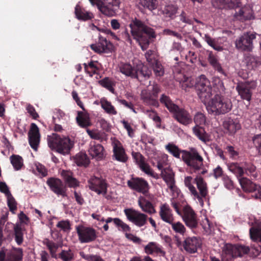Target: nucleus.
Segmentation results:
<instances>
[{
  "instance_id": "f257e3e1",
  "label": "nucleus",
  "mask_w": 261,
  "mask_h": 261,
  "mask_svg": "<svg viewBox=\"0 0 261 261\" xmlns=\"http://www.w3.org/2000/svg\"><path fill=\"white\" fill-rule=\"evenodd\" d=\"M166 149L174 157L180 159L181 153L182 161L189 167L191 173H200L205 174L207 170L204 168L203 159L196 149L191 151L181 150L178 146L172 143L166 145Z\"/></svg>"
},
{
  "instance_id": "f03ea898",
  "label": "nucleus",
  "mask_w": 261,
  "mask_h": 261,
  "mask_svg": "<svg viewBox=\"0 0 261 261\" xmlns=\"http://www.w3.org/2000/svg\"><path fill=\"white\" fill-rule=\"evenodd\" d=\"M130 33L133 38L139 42L143 50L148 47L150 40L155 38L156 35L154 30L146 24L144 21L135 17L129 24Z\"/></svg>"
},
{
  "instance_id": "7ed1b4c3",
  "label": "nucleus",
  "mask_w": 261,
  "mask_h": 261,
  "mask_svg": "<svg viewBox=\"0 0 261 261\" xmlns=\"http://www.w3.org/2000/svg\"><path fill=\"white\" fill-rule=\"evenodd\" d=\"M232 104L230 99L216 94L207 102L206 110L210 114L215 116L224 115L232 109Z\"/></svg>"
},
{
  "instance_id": "20e7f679",
  "label": "nucleus",
  "mask_w": 261,
  "mask_h": 261,
  "mask_svg": "<svg viewBox=\"0 0 261 261\" xmlns=\"http://www.w3.org/2000/svg\"><path fill=\"white\" fill-rule=\"evenodd\" d=\"M48 145L51 150H55L62 154L69 153L73 146V142L67 137L61 138L57 134L47 137Z\"/></svg>"
},
{
  "instance_id": "39448f33",
  "label": "nucleus",
  "mask_w": 261,
  "mask_h": 261,
  "mask_svg": "<svg viewBox=\"0 0 261 261\" xmlns=\"http://www.w3.org/2000/svg\"><path fill=\"white\" fill-rule=\"evenodd\" d=\"M249 250V248L245 246L226 243L222 248L221 260L232 261L234 258L248 253Z\"/></svg>"
},
{
  "instance_id": "423d86ee",
  "label": "nucleus",
  "mask_w": 261,
  "mask_h": 261,
  "mask_svg": "<svg viewBox=\"0 0 261 261\" xmlns=\"http://www.w3.org/2000/svg\"><path fill=\"white\" fill-rule=\"evenodd\" d=\"M197 95L201 101L206 103L213 95L210 81L204 75L199 76L195 85Z\"/></svg>"
},
{
  "instance_id": "0eeeda50",
  "label": "nucleus",
  "mask_w": 261,
  "mask_h": 261,
  "mask_svg": "<svg viewBox=\"0 0 261 261\" xmlns=\"http://www.w3.org/2000/svg\"><path fill=\"white\" fill-rule=\"evenodd\" d=\"M127 186L132 190L140 193L147 198L152 199L153 195L149 193L150 186L147 180L142 177H132L127 181Z\"/></svg>"
},
{
  "instance_id": "6e6552de",
  "label": "nucleus",
  "mask_w": 261,
  "mask_h": 261,
  "mask_svg": "<svg viewBox=\"0 0 261 261\" xmlns=\"http://www.w3.org/2000/svg\"><path fill=\"white\" fill-rule=\"evenodd\" d=\"M160 92V86L154 84L150 88L142 91L141 97L146 105L158 108L159 107L158 97Z\"/></svg>"
},
{
  "instance_id": "1a4fd4ad",
  "label": "nucleus",
  "mask_w": 261,
  "mask_h": 261,
  "mask_svg": "<svg viewBox=\"0 0 261 261\" xmlns=\"http://www.w3.org/2000/svg\"><path fill=\"white\" fill-rule=\"evenodd\" d=\"M92 6H96L98 9L104 15L113 16L115 11L114 6H118L119 0H89Z\"/></svg>"
},
{
  "instance_id": "9d476101",
  "label": "nucleus",
  "mask_w": 261,
  "mask_h": 261,
  "mask_svg": "<svg viewBox=\"0 0 261 261\" xmlns=\"http://www.w3.org/2000/svg\"><path fill=\"white\" fill-rule=\"evenodd\" d=\"M79 240L81 243H88L94 241L97 238L96 230L91 227L79 225L76 226Z\"/></svg>"
},
{
  "instance_id": "9b49d317",
  "label": "nucleus",
  "mask_w": 261,
  "mask_h": 261,
  "mask_svg": "<svg viewBox=\"0 0 261 261\" xmlns=\"http://www.w3.org/2000/svg\"><path fill=\"white\" fill-rule=\"evenodd\" d=\"M255 38V34L250 32L244 33L236 40V47L241 51H251L253 47V40Z\"/></svg>"
},
{
  "instance_id": "f8f14e48",
  "label": "nucleus",
  "mask_w": 261,
  "mask_h": 261,
  "mask_svg": "<svg viewBox=\"0 0 261 261\" xmlns=\"http://www.w3.org/2000/svg\"><path fill=\"white\" fill-rule=\"evenodd\" d=\"M256 87V84L254 81L240 82L236 86V90L242 99L250 101L252 91Z\"/></svg>"
},
{
  "instance_id": "ddd939ff",
  "label": "nucleus",
  "mask_w": 261,
  "mask_h": 261,
  "mask_svg": "<svg viewBox=\"0 0 261 261\" xmlns=\"http://www.w3.org/2000/svg\"><path fill=\"white\" fill-rule=\"evenodd\" d=\"M124 213L127 219L138 227H142L147 223V216L133 208H125Z\"/></svg>"
},
{
  "instance_id": "4468645a",
  "label": "nucleus",
  "mask_w": 261,
  "mask_h": 261,
  "mask_svg": "<svg viewBox=\"0 0 261 261\" xmlns=\"http://www.w3.org/2000/svg\"><path fill=\"white\" fill-rule=\"evenodd\" d=\"M196 173L198 175L195 177V184L199 192H198V196H194V198L197 199L201 205H203V199H206L208 194L207 184L201 176L202 174L200 173Z\"/></svg>"
},
{
  "instance_id": "2eb2a0df",
  "label": "nucleus",
  "mask_w": 261,
  "mask_h": 261,
  "mask_svg": "<svg viewBox=\"0 0 261 261\" xmlns=\"http://www.w3.org/2000/svg\"><path fill=\"white\" fill-rule=\"evenodd\" d=\"M88 182L89 189L98 195H105L107 193L108 184L106 179L94 176L91 177Z\"/></svg>"
},
{
  "instance_id": "dca6fc26",
  "label": "nucleus",
  "mask_w": 261,
  "mask_h": 261,
  "mask_svg": "<svg viewBox=\"0 0 261 261\" xmlns=\"http://www.w3.org/2000/svg\"><path fill=\"white\" fill-rule=\"evenodd\" d=\"M46 184L50 189L57 195L61 196L63 197L67 196L66 187L59 178L50 177L47 179Z\"/></svg>"
},
{
  "instance_id": "f3484780",
  "label": "nucleus",
  "mask_w": 261,
  "mask_h": 261,
  "mask_svg": "<svg viewBox=\"0 0 261 261\" xmlns=\"http://www.w3.org/2000/svg\"><path fill=\"white\" fill-rule=\"evenodd\" d=\"M181 216L187 226L191 228L197 227L198 225L197 215L191 206L188 205L184 206Z\"/></svg>"
},
{
  "instance_id": "a211bd4d",
  "label": "nucleus",
  "mask_w": 261,
  "mask_h": 261,
  "mask_svg": "<svg viewBox=\"0 0 261 261\" xmlns=\"http://www.w3.org/2000/svg\"><path fill=\"white\" fill-rule=\"evenodd\" d=\"M222 126L224 133L230 136L234 135L241 128L239 120L237 118H232L230 117L225 118Z\"/></svg>"
},
{
  "instance_id": "6ab92c4d",
  "label": "nucleus",
  "mask_w": 261,
  "mask_h": 261,
  "mask_svg": "<svg viewBox=\"0 0 261 261\" xmlns=\"http://www.w3.org/2000/svg\"><path fill=\"white\" fill-rule=\"evenodd\" d=\"M91 49L97 54L108 53L112 50L113 45L107 39L100 35L98 41L94 44L90 45Z\"/></svg>"
},
{
  "instance_id": "aec40b11",
  "label": "nucleus",
  "mask_w": 261,
  "mask_h": 261,
  "mask_svg": "<svg viewBox=\"0 0 261 261\" xmlns=\"http://www.w3.org/2000/svg\"><path fill=\"white\" fill-rule=\"evenodd\" d=\"M171 113L172 114L173 117L177 122L184 125H188L192 122V117L189 112L184 109L179 108L178 106Z\"/></svg>"
},
{
  "instance_id": "412c9836",
  "label": "nucleus",
  "mask_w": 261,
  "mask_h": 261,
  "mask_svg": "<svg viewBox=\"0 0 261 261\" xmlns=\"http://www.w3.org/2000/svg\"><path fill=\"white\" fill-rule=\"evenodd\" d=\"M28 138L30 145L32 149L36 151L40 142V135L38 127L34 123L31 124Z\"/></svg>"
},
{
  "instance_id": "4be33fe9",
  "label": "nucleus",
  "mask_w": 261,
  "mask_h": 261,
  "mask_svg": "<svg viewBox=\"0 0 261 261\" xmlns=\"http://www.w3.org/2000/svg\"><path fill=\"white\" fill-rule=\"evenodd\" d=\"M23 250L20 248H13L12 250L8 254L6 261H22L23 259ZM5 253L3 251L0 252V261H4Z\"/></svg>"
},
{
  "instance_id": "5701e85b",
  "label": "nucleus",
  "mask_w": 261,
  "mask_h": 261,
  "mask_svg": "<svg viewBox=\"0 0 261 261\" xmlns=\"http://www.w3.org/2000/svg\"><path fill=\"white\" fill-rule=\"evenodd\" d=\"M206 53L207 54V60L210 64L218 73L226 77L227 74L219 63L218 56L214 54L212 51L207 50Z\"/></svg>"
},
{
  "instance_id": "b1692460",
  "label": "nucleus",
  "mask_w": 261,
  "mask_h": 261,
  "mask_svg": "<svg viewBox=\"0 0 261 261\" xmlns=\"http://www.w3.org/2000/svg\"><path fill=\"white\" fill-rule=\"evenodd\" d=\"M154 200V196L152 199H149L144 195L140 196L138 198V204L143 212L149 214H154L156 211L152 204Z\"/></svg>"
},
{
  "instance_id": "393cba45",
  "label": "nucleus",
  "mask_w": 261,
  "mask_h": 261,
  "mask_svg": "<svg viewBox=\"0 0 261 261\" xmlns=\"http://www.w3.org/2000/svg\"><path fill=\"white\" fill-rule=\"evenodd\" d=\"M89 154L97 160H101L104 158V148L100 144L92 141L88 149Z\"/></svg>"
},
{
  "instance_id": "a878e982",
  "label": "nucleus",
  "mask_w": 261,
  "mask_h": 261,
  "mask_svg": "<svg viewBox=\"0 0 261 261\" xmlns=\"http://www.w3.org/2000/svg\"><path fill=\"white\" fill-rule=\"evenodd\" d=\"M161 176L170 190L174 191L176 186L175 185L174 173L172 170L169 167L165 168L161 173Z\"/></svg>"
},
{
  "instance_id": "bb28decb",
  "label": "nucleus",
  "mask_w": 261,
  "mask_h": 261,
  "mask_svg": "<svg viewBox=\"0 0 261 261\" xmlns=\"http://www.w3.org/2000/svg\"><path fill=\"white\" fill-rule=\"evenodd\" d=\"M239 181L244 192L248 193L257 192L256 194H259V189H261V187L248 178L244 177L240 178Z\"/></svg>"
},
{
  "instance_id": "cd10ccee",
  "label": "nucleus",
  "mask_w": 261,
  "mask_h": 261,
  "mask_svg": "<svg viewBox=\"0 0 261 261\" xmlns=\"http://www.w3.org/2000/svg\"><path fill=\"white\" fill-rule=\"evenodd\" d=\"M113 157L119 162L125 163L128 160L127 155L121 143L118 141L113 145Z\"/></svg>"
},
{
  "instance_id": "c85d7f7f",
  "label": "nucleus",
  "mask_w": 261,
  "mask_h": 261,
  "mask_svg": "<svg viewBox=\"0 0 261 261\" xmlns=\"http://www.w3.org/2000/svg\"><path fill=\"white\" fill-rule=\"evenodd\" d=\"M200 242L197 237L187 238L183 243L185 250L190 253H195L200 246Z\"/></svg>"
},
{
  "instance_id": "c756f323",
  "label": "nucleus",
  "mask_w": 261,
  "mask_h": 261,
  "mask_svg": "<svg viewBox=\"0 0 261 261\" xmlns=\"http://www.w3.org/2000/svg\"><path fill=\"white\" fill-rule=\"evenodd\" d=\"M159 215L164 222L168 224L172 223L174 220L172 210L167 203H164L160 206Z\"/></svg>"
},
{
  "instance_id": "7c9ffc66",
  "label": "nucleus",
  "mask_w": 261,
  "mask_h": 261,
  "mask_svg": "<svg viewBox=\"0 0 261 261\" xmlns=\"http://www.w3.org/2000/svg\"><path fill=\"white\" fill-rule=\"evenodd\" d=\"M213 6L219 9H234L241 6L240 0H215Z\"/></svg>"
},
{
  "instance_id": "2f4dec72",
  "label": "nucleus",
  "mask_w": 261,
  "mask_h": 261,
  "mask_svg": "<svg viewBox=\"0 0 261 261\" xmlns=\"http://www.w3.org/2000/svg\"><path fill=\"white\" fill-rule=\"evenodd\" d=\"M144 251L147 254H152L154 253L165 256L166 252L163 250L162 247L155 242H149L144 247Z\"/></svg>"
},
{
  "instance_id": "473e14b6",
  "label": "nucleus",
  "mask_w": 261,
  "mask_h": 261,
  "mask_svg": "<svg viewBox=\"0 0 261 261\" xmlns=\"http://www.w3.org/2000/svg\"><path fill=\"white\" fill-rule=\"evenodd\" d=\"M65 184L70 188H75L79 185L76 178L73 177V173L68 170H63L61 173Z\"/></svg>"
},
{
  "instance_id": "72a5a7b5",
  "label": "nucleus",
  "mask_w": 261,
  "mask_h": 261,
  "mask_svg": "<svg viewBox=\"0 0 261 261\" xmlns=\"http://www.w3.org/2000/svg\"><path fill=\"white\" fill-rule=\"evenodd\" d=\"M65 184L70 188H75L79 185L76 178L73 177V173L68 170H63L61 173Z\"/></svg>"
},
{
  "instance_id": "f704fd0d",
  "label": "nucleus",
  "mask_w": 261,
  "mask_h": 261,
  "mask_svg": "<svg viewBox=\"0 0 261 261\" xmlns=\"http://www.w3.org/2000/svg\"><path fill=\"white\" fill-rule=\"evenodd\" d=\"M75 14L76 17L83 21L91 20L93 17V14L82 8L79 5H76L75 7Z\"/></svg>"
},
{
  "instance_id": "c9c22d12",
  "label": "nucleus",
  "mask_w": 261,
  "mask_h": 261,
  "mask_svg": "<svg viewBox=\"0 0 261 261\" xmlns=\"http://www.w3.org/2000/svg\"><path fill=\"white\" fill-rule=\"evenodd\" d=\"M76 120L77 124L82 128H87L92 125L89 115L87 113L78 111Z\"/></svg>"
},
{
  "instance_id": "e433bc0d",
  "label": "nucleus",
  "mask_w": 261,
  "mask_h": 261,
  "mask_svg": "<svg viewBox=\"0 0 261 261\" xmlns=\"http://www.w3.org/2000/svg\"><path fill=\"white\" fill-rule=\"evenodd\" d=\"M120 71L125 75L133 79L136 77V68L133 66L129 63H121L119 65Z\"/></svg>"
},
{
  "instance_id": "4c0bfd02",
  "label": "nucleus",
  "mask_w": 261,
  "mask_h": 261,
  "mask_svg": "<svg viewBox=\"0 0 261 261\" xmlns=\"http://www.w3.org/2000/svg\"><path fill=\"white\" fill-rule=\"evenodd\" d=\"M194 134L202 142L206 143L210 141V135L201 126L195 125L193 127Z\"/></svg>"
},
{
  "instance_id": "58836bf2",
  "label": "nucleus",
  "mask_w": 261,
  "mask_h": 261,
  "mask_svg": "<svg viewBox=\"0 0 261 261\" xmlns=\"http://www.w3.org/2000/svg\"><path fill=\"white\" fill-rule=\"evenodd\" d=\"M235 16L242 20H250L253 18V11L249 7H244L236 12Z\"/></svg>"
},
{
  "instance_id": "ea45409f",
  "label": "nucleus",
  "mask_w": 261,
  "mask_h": 261,
  "mask_svg": "<svg viewBox=\"0 0 261 261\" xmlns=\"http://www.w3.org/2000/svg\"><path fill=\"white\" fill-rule=\"evenodd\" d=\"M98 64V62L94 61H91L88 64L84 63L83 65L85 72L91 77L95 74H97L99 69Z\"/></svg>"
},
{
  "instance_id": "a19ab883",
  "label": "nucleus",
  "mask_w": 261,
  "mask_h": 261,
  "mask_svg": "<svg viewBox=\"0 0 261 261\" xmlns=\"http://www.w3.org/2000/svg\"><path fill=\"white\" fill-rule=\"evenodd\" d=\"M184 184L185 186L188 189L191 195L198 196V191L194 186L195 184V178H193L191 176H188L185 177Z\"/></svg>"
},
{
  "instance_id": "79ce46f5",
  "label": "nucleus",
  "mask_w": 261,
  "mask_h": 261,
  "mask_svg": "<svg viewBox=\"0 0 261 261\" xmlns=\"http://www.w3.org/2000/svg\"><path fill=\"white\" fill-rule=\"evenodd\" d=\"M42 243L47 247L51 257L53 258H57L56 252L57 249L59 247H61V245L49 240L48 239H44Z\"/></svg>"
},
{
  "instance_id": "37998d69",
  "label": "nucleus",
  "mask_w": 261,
  "mask_h": 261,
  "mask_svg": "<svg viewBox=\"0 0 261 261\" xmlns=\"http://www.w3.org/2000/svg\"><path fill=\"white\" fill-rule=\"evenodd\" d=\"M178 7L173 4H168L164 6L162 9V12L166 17L173 19L177 11Z\"/></svg>"
},
{
  "instance_id": "c03bdc74",
  "label": "nucleus",
  "mask_w": 261,
  "mask_h": 261,
  "mask_svg": "<svg viewBox=\"0 0 261 261\" xmlns=\"http://www.w3.org/2000/svg\"><path fill=\"white\" fill-rule=\"evenodd\" d=\"M99 84L103 87L108 90L110 92L113 94L115 93L114 87L116 85V82L112 79L106 77L98 81Z\"/></svg>"
},
{
  "instance_id": "a18cd8bd",
  "label": "nucleus",
  "mask_w": 261,
  "mask_h": 261,
  "mask_svg": "<svg viewBox=\"0 0 261 261\" xmlns=\"http://www.w3.org/2000/svg\"><path fill=\"white\" fill-rule=\"evenodd\" d=\"M246 61L247 66L250 69H255L261 65V59L259 57L248 56Z\"/></svg>"
},
{
  "instance_id": "49530a36",
  "label": "nucleus",
  "mask_w": 261,
  "mask_h": 261,
  "mask_svg": "<svg viewBox=\"0 0 261 261\" xmlns=\"http://www.w3.org/2000/svg\"><path fill=\"white\" fill-rule=\"evenodd\" d=\"M228 168L230 171L236 175L239 180L240 178L244 177L245 172L243 167H240L238 163H230L228 165Z\"/></svg>"
},
{
  "instance_id": "de8ad7c7",
  "label": "nucleus",
  "mask_w": 261,
  "mask_h": 261,
  "mask_svg": "<svg viewBox=\"0 0 261 261\" xmlns=\"http://www.w3.org/2000/svg\"><path fill=\"white\" fill-rule=\"evenodd\" d=\"M23 229L21 225L16 224L14 227L15 241L18 245H20L23 242Z\"/></svg>"
},
{
  "instance_id": "09e8293b",
  "label": "nucleus",
  "mask_w": 261,
  "mask_h": 261,
  "mask_svg": "<svg viewBox=\"0 0 261 261\" xmlns=\"http://www.w3.org/2000/svg\"><path fill=\"white\" fill-rule=\"evenodd\" d=\"M136 74L137 76L135 79H137L140 81H142L143 79H147L150 76L151 71L147 67L143 66L140 69H136Z\"/></svg>"
},
{
  "instance_id": "8fccbe9b",
  "label": "nucleus",
  "mask_w": 261,
  "mask_h": 261,
  "mask_svg": "<svg viewBox=\"0 0 261 261\" xmlns=\"http://www.w3.org/2000/svg\"><path fill=\"white\" fill-rule=\"evenodd\" d=\"M160 101L167 108L170 113H171L175 108H177V105L174 103L170 98L164 94L161 95L160 98Z\"/></svg>"
},
{
  "instance_id": "3c124183",
  "label": "nucleus",
  "mask_w": 261,
  "mask_h": 261,
  "mask_svg": "<svg viewBox=\"0 0 261 261\" xmlns=\"http://www.w3.org/2000/svg\"><path fill=\"white\" fill-rule=\"evenodd\" d=\"M101 108L105 112L110 115H115L117 114L115 107L112 105L111 102L106 99H102L100 100Z\"/></svg>"
},
{
  "instance_id": "603ef678",
  "label": "nucleus",
  "mask_w": 261,
  "mask_h": 261,
  "mask_svg": "<svg viewBox=\"0 0 261 261\" xmlns=\"http://www.w3.org/2000/svg\"><path fill=\"white\" fill-rule=\"evenodd\" d=\"M58 257L62 261H72L74 259L73 251L70 249L62 250L58 255Z\"/></svg>"
},
{
  "instance_id": "864d4df0",
  "label": "nucleus",
  "mask_w": 261,
  "mask_h": 261,
  "mask_svg": "<svg viewBox=\"0 0 261 261\" xmlns=\"http://www.w3.org/2000/svg\"><path fill=\"white\" fill-rule=\"evenodd\" d=\"M75 162L79 166L87 167L90 162L87 154L81 152L75 155Z\"/></svg>"
},
{
  "instance_id": "5fc2aeb1",
  "label": "nucleus",
  "mask_w": 261,
  "mask_h": 261,
  "mask_svg": "<svg viewBox=\"0 0 261 261\" xmlns=\"http://www.w3.org/2000/svg\"><path fill=\"white\" fill-rule=\"evenodd\" d=\"M249 233L250 238L254 241H259L261 243V226H253L250 228Z\"/></svg>"
},
{
  "instance_id": "6e6d98bb",
  "label": "nucleus",
  "mask_w": 261,
  "mask_h": 261,
  "mask_svg": "<svg viewBox=\"0 0 261 261\" xmlns=\"http://www.w3.org/2000/svg\"><path fill=\"white\" fill-rule=\"evenodd\" d=\"M204 40L214 49L218 51H221L223 50V47L219 44L218 41L212 38L209 35L205 34L204 35Z\"/></svg>"
},
{
  "instance_id": "4d7b16f0",
  "label": "nucleus",
  "mask_w": 261,
  "mask_h": 261,
  "mask_svg": "<svg viewBox=\"0 0 261 261\" xmlns=\"http://www.w3.org/2000/svg\"><path fill=\"white\" fill-rule=\"evenodd\" d=\"M11 163L15 170L21 169L23 165V159L19 155L13 154L10 158Z\"/></svg>"
},
{
  "instance_id": "13d9d810",
  "label": "nucleus",
  "mask_w": 261,
  "mask_h": 261,
  "mask_svg": "<svg viewBox=\"0 0 261 261\" xmlns=\"http://www.w3.org/2000/svg\"><path fill=\"white\" fill-rule=\"evenodd\" d=\"M245 174L248 176L256 177L257 176L256 171V167L250 162H245L243 166Z\"/></svg>"
},
{
  "instance_id": "bf43d9fd",
  "label": "nucleus",
  "mask_w": 261,
  "mask_h": 261,
  "mask_svg": "<svg viewBox=\"0 0 261 261\" xmlns=\"http://www.w3.org/2000/svg\"><path fill=\"white\" fill-rule=\"evenodd\" d=\"M145 58L148 63L151 66L160 62L158 61L155 52L152 50H149L145 53Z\"/></svg>"
},
{
  "instance_id": "052dcab7",
  "label": "nucleus",
  "mask_w": 261,
  "mask_h": 261,
  "mask_svg": "<svg viewBox=\"0 0 261 261\" xmlns=\"http://www.w3.org/2000/svg\"><path fill=\"white\" fill-rule=\"evenodd\" d=\"M140 4L150 11L156 9L158 5L157 0H141Z\"/></svg>"
},
{
  "instance_id": "680f3d73",
  "label": "nucleus",
  "mask_w": 261,
  "mask_h": 261,
  "mask_svg": "<svg viewBox=\"0 0 261 261\" xmlns=\"http://www.w3.org/2000/svg\"><path fill=\"white\" fill-rule=\"evenodd\" d=\"M171 227L173 231L180 235L184 236L186 232V227L185 226L180 222H174L173 221L172 223H170Z\"/></svg>"
},
{
  "instance_id": "e2e57ef3",
  "label": "nucleus",
  "mask_w": 261,
  "mask_h": 261,
  "mask_svg": "<svg viewBox=\"0 0 261 261\" xmlns=\"http://www.w3.org/2000/svg\"><path fill=\"white\" fill-rule=\"evenodd\" d=\"M115 224L118 228L119 230L123 232H129L131 230L130 227L127 224L123 222L121 219L118 218H115Z\"/></svg>"
},
{
  "instance_id": "0e129e2a",
  "label": "nucleus",
  "mask_w": 261,
  "mask_h": 261,
  "mask_svg": "<svg viewBox=\"0 0 261 261\" xmlns=\"http://www.w3.org/2000/svg\"><path fill=\"white\" fill-rule=\"evenodd\" d=\"M80 256L87 261H105L99 255L86 254L84 252H80Z\"/></svg>"
},
{
  "instance_id": "69168bd1",
  "label": "nucleus",
  "mask_w": 261,
  "mask_h": 261,
  "mask_svg": "<svg viewBox=\"0 0 261 261\" xmlns=\"http://www.w3.org/2000/svg\"><path fill=\"white\" fill-rule=\"evenodd\" d=\"M194 121L195 125L201 126L204 125L206 122V117L203 113L198 112L194 116Z\"/></svg>"
},
{
  "instance_id": "338daca9",
  "label": "nucleus",
  "mask_w": 261,
  "mask_h": 261,
  "mask_svg": "<svg viewBox=\"0 0 261 261\" xmlns=\"http://www.w3.org/2000/svg\"><path fill=\"white\" fill-rule=\"evenodd\" d=\"M154 74L156 77H161L164 74V69L162 65L160 63L152 65Z\"/></svg>"
},
{
  "instance_id": "774afa93",
  "label": "nucleus",
  "mask_w": 261,
  "mask_h": 261,
  "mask_svg": "<svg viewBox=\"0 0 261 261\" xmlns=\"http://www.w3.org/2000/svg\"><path fill=\"white\" fill-rule=\"evenodd\" d=\"M252 141L254 147L261 155V134L255 135L252 138Z\"/></svg>"
}]
</instances>
